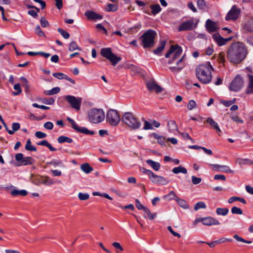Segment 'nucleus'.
<instances>
[{
    "label": "nucleus",
    "instance_id": "obj_1",
    "mask_svg": "<svg viewBox=\"0 0 253 253\" xmlns=\"http://www.w3.org/2000/svg\"><path fill=\"white\" fill-rule=\"evenodd\" d=\"M247 54L245 45L240 42H236L229 46L227 51V58L230 62L237 64L245 59Z\"/></svg>",
    "mask_w": 253,
    "mask_h": 253
},
{
    "label": "nucleus",
    "instance_id": "obj_2",
    "mask_svg": "<svg viewBox=\"0 0 253 253\" xmlns=\"http://www.w3.org/2000/svg\"><path fill=\"white\" fill-rule=\"evenodd\" d=\"M213 68L209 62L199 65L196 68V76L198 80L204 84L211 82L212 76L211 71Z\"/></svg>",
    "mask_w": 253,
    "mask_h": 253
},
{
    "label": "nucleus",
    "instance_id": "obj_3",
    "mask_svg": "<svg viewBox=\"0 0 253 253\" xmlns=\"http://www.w3.org/2000/svg\"><path fill=\"white\" fill-rule=\"evenodd\" d=\"M122 121L123 123L133 130L139 129L141 126V122L131 112H125L122 116Z\"/></svg>",
    "mask_w": 253,
    "mask_h": 253
},
{
    "label": "nucleus",
    "instance_id": "obj_4",
    "mask_svg": "<svg viewBox=\"0 0 253 253\" xmlns=\"http://www.w3.org/2000/svg\"><path fill=\"white\" fill-rule=\"evenodd\" d=\"M156 33L153 30H148L141 37V44L144 48H151L154 45V40Z\"/></svg>",
    "mask_w": 253,
    "mask_h": 253
},
{
    "label": "nucleus",
    "instance_id": "obj_5",
    "mask_svg": "<svg viewBox=\"0 0 253 253\" xmlns=\"http://www.w3.org/2000/svg\"><path fill=\"white\" fill-rule=\"evenodd\" d=\"M182 52V49L181 46L178 45H171L169 51L165 55L166 58H171V59L169 61V64H171L175 61H177L179 59L181 58Z\"/></svg>",
    "mask_w": 253,
    "mask_h": 253
},
{
    "label": "nucleus",
    "instance_id": "obj_6",
    "mask_svg": "<svg viewBox=\"0 0 253 253\" xmlns=\"http://www.w3.org/2000/svg\"><path fill=\"white\" fill-rule=\"evenodd\" d=\"M89 121L92 123L98 124L105 119V114L102 109L93 108L88 114Z\"/></svg>",
    "mask_w": 253,
    "mask_h": 253
},
{
    "label": "nucleus",
    "instance_id": "obj_7",
    "mask_svg": "<svg viewBox=\"0 0 253 253\" xmlns=\"http://www.w3.org/2000/svg\"><path fill=\"white\" fill-rule=\"evenodd\" d=\"M100 53L102 56L108 59L113 66H116L121 60V58L114 54L110 48H102Z\"/></svg>",
    "mask_w": 253,
    "mask_h": 253
},
{
    "label": "nucleus",
    "instance_id": "obj_8",
    "mask_svg": "<svg viewBox=\"0 0 253 253\" xmlns=\"http://www.w3.org/2000/svg\"><path fill=\"white\" fill-rule=\"evenodd\" d=\"M121 118L118 112L113 109L109 110L106 115V121L111 125L116 126L120 122Z\"/></svg>",
    "mask_w": 253,
    "mask_h": 253
},
{
    "label": "nucleus",
    "instance_id": "obj_9",
    "mask_svg": "<svg viewBox=\"0 0 253 253\" xmlns=\"http://www.w3.org/2000/svg\"><path fill=\"white\" fill-rule=\"evenodd\" d=\"M244 84V80L242 77L239 75H237L230 84L229 89L230 90L238 91L243 87Z\"/></svg>",
    "mask_w": 253,
    "mask_h": 253
},
{
    "label": "nucleus",
    "instance_id": "obj_10",
    "mask_svg": "<svg viewBox=\"0 0 253 253\" xmlns=\"http://www.w3.org/2000/svg\"><path fill=\"white\" fill-rule=\"evenodd\" d=\"M67 119L68 121L71 124L72 127L76 131L85 134L93 135L94 134V131L92 130H89L85 127H81L78 126L74 120H73L71 118L68 117Z\"/></svg>",
    "mask_w": 253,
    "mask_h": 253
},
{
    "label": "nucleus",
    "instance_id": "obj_11",
    "mask_svg": "<svg viewBox=\"0 0 253 253\" xmlns=\"http://www.w3.org/2000/svg\"><path fill=\"white\" fill-rule=\"evenodd\" d=\"M66 100L70 104L72 107L78 111L80 109L82 104V98L76 97L72 95H67L65 97Z\"/></svg>",
    "mask_w": 253,
    "mask_h": 253
},
{
    "label": "nucleus",
    "instance_id": "obj_12",
    "mask_svg": "<svg viewBox=\"0 0 253 253\" xmlns=\"http://www.w3.org/2000/svg\"><path fill=\"white\" fill-rule=\"evenodd\" d=\"M197 27V24L194 23L193 18L186 21L181 24H180L178 27V31H190Z\"/></svg>",
    "mask_w": 253,
    "mask_h": 253
},
{
    "label": "nucleus",
    "instance_id": "obj_13",
    "mask_svg": "<svg viewBox=\"0 0 253 253\" xmlns=\"http://www.w3.org/2000/svg\"><path fill=\"white\" fill-rule=\"evenodd\" d=\"M241 10L236 5H233L225 17V19L228 20H235L239 16Z\"/></svg>",
    "mask_w": 253,
    "mask_h": 253
},
{
    "label": "nucleus",
    "instance_id": "obj_14",
    "mask_svg": "<svg viewBox=\"0 0 253 253\" xmlns=\"http://www.w3.org/2000/svg\"><path fill=\"white\" fill-rule=\"evenodd\" d=\"M150 173L151 174V175L149 178L151 182L154 184H157L158 185H167L169 182V181L166 179L163 176L158 175L155 174L154 172L152 173Z\"/></svg>",
    "mask_w": 253,
    "mask_h": 253
},
{
    "label": "nucleus",
    "instance_id": "obj_15",
    "mask_svg": "<svg viewBox=\"0 0 253 253\" xmlns=\"http://www.w3.org/2000/svg\"><path fill=\"white\" fill-rule=\"evenodd\" d=\"M212 38L218 46H222L226 44V43L232 39V37L228 38H222L219 33H215L212 35Z\"/></svg>",
    "mask_w": 253,
    "mask_h": 253
},
{
    "label": "nucleus",
    "instance_id": "obj_16",
    "mask_svg": "<svg viewBox=\"0 0 253 253\" xmlns=\"http://www.w3.org/2000/svg\"><path fill=\"white\" fill-rule=\"evenodd\" d=\"M210 166L212 167L214 170H218L224 172L233 173L234 170L229 169L228 166L219 165L218 164H210Z\"/></svg>",
    "mask_w": 253,
    "mask_h": 253
},
{
    "label": "nucleus",
    "instance_id": "obj_17",
    "mask_svg": "<svg viewBox=\"0 0 253 253\" xmlns=\"http://www.w3.org/2000/svg\"><path fill=\"white\" fill-rule=\"evenodd\" d=\"M201 220L204 225L207 226L217 225L220 224L217 219L211 216L202 218Z\"/></svg>",
    "mask_w": 253,
    "mask_h": 253
},
{
    "label": "nucleus",
    "instance_id": "obj_18",
    "mask_svg": "<svg viewBox=\"0 0 253 253\" xmlns=\"http://www.w3.org/2000/svg\"><path fill=\"white\" fill-rule=\"evenodd\" d=\"M185 57V55L184 54L181 57V58H180L176 62V63L178 67H171L169 68V69L172 72L180 71L185 66V63L184 62Z\"/></svg>",
    "mask_w": 253,
    "mask_h": 253
},
{
    "label": "nucleus",
    "instance_id": "obj_19",
    "mask_svg": "<svg viewBox=\"0 0 253 253\" xmlns=\"http://www.w3.org/2000/svg\"><path fill=\"white\" fill-rule=\"evenodd\" d=\"M85 15L89 20H95L102 19L103 16L93 11H87L84 13Z\"/></svg>",
    "mask_w": 253,
    "mask_h": 253
},
{
    "label": "nucleus",
    "instance_id": "obj_20",
    "mask_svg": "<svg viewBox=\"0 0 253 253\" xmlns=\"http://www.w3.org/2000/svg\"><path fill=\"white\" fill-rule=\"evenodd\" d=\"M148 89L150 90L155 91L156 93H159L162 91V88L154 82H149L147 84Z\"/></svg>",
    "mask_w": 253,
    "mask_h": 253
},
{
    "label": "nucleus",
    "instance_id": "obj_21",
    "mask_svg": "<svg viewBox=\"0 0 253 253\" xmlns=\"http://www.w3.org/2000/svg\"><path fill=\"white\" fill-rule=\"evenodd\" d=\"M206 27L209 32H213L217 30L216 24L210 19H208L206 22Z\"/></svg>",
    "mask_w": 253,
    "mask_h": 253
},
{
    "label": "nucleus",
    "instance_id": "obj_22",
    "mask_svg": "<svg viewBox=\"0 0 253 253\" xmlns=\"http://www.w3.org/2000/svg\"><path fill=\"white\" fill-rule=\"evenodd\" d=\"M249 82L246 90V94H253V76L248 75Z\"/></svg>",
    "mask_w": 253,
    "mask_h": 253
},
{
    "label": "nucleus",
    "instance_id": "obj_23",
    "mask_svg": "<svg viewBox=\"0 0 253 253\" xmlns=\"http://www.w3.org/2000/svg\"><path fill=\"white\" fill-rule=\"evenodd\" d=\"M39 183L45 185H51L54 183L53 180L48 176L39 177Z\"/></svg>",
    "mask_w": 253,
    "mask_h": 253
},
{
    "label": "nucleus",
    "instance_id": "obj_24",
    "mask_svg": "<svg viewBox=\"0 0 253 253\" xmlns=\"http://www.w3.org/2000/svg\"><path fill=\"white\" fill-rule=\"evenodd\" d=\"M206 121L217 132H221V130L218 126V124L216 122H215L212 118L209 117L207 118Z\"/></svg>",
    "mask_w": 253,
    "mask_h": 253
},
{
    "label": "nucleus",
    "instance_id": "obj_25",
    "mask_svg": "<svg viewBox=\"0 0 253 253\" xmlns=\"http://www.w3.org/2000/svg\"><path fill=\"white\" fill-rule=\"evenodd\" d=\"M146 163L156 171L159 170L160 169L161 165L158 162L153 161L151 160H147Z\"/></svg>",
    "mask_w": 253,
    "mask_h": 253
},
{
    "label": "nucleus",
    "instance_id": "obj_26",
    "mask_svg": "<svg viewBox=\"0 0 253 253\" xmlns=\"http://www.w3.org/2000/svg\"><path fill=\"white\" fill-rule=\"evenodd\" d=\"M81 169L86 174L89 173L93 170V168L88 163H84L81 165Z\"/></svg>",
    "mask_w": 253,
    "mask_h": 253
},
{
    "label": "nucleus",
    "instance_id": "obj_27",
    "mask_svg": "<svg viewBox=\"0 0 253 253\" xmlns=\"http://www.w3.org/2000/svg\"><path fill=\"white\" fill-rule=\"evenodd\" d=\"M38 145L45 146L47 147L51 151H55L56 149L53 147L52 145L46 140H42L37 143Z\"/></svg>",
    "mask_w": 253,
    "mask_h": 253
},
{
    "label": "nucleus",
    "instance_id": "obj_28",
    "mask_svg": "<svg viewBox=\"0 0 253 253\" xmlns=\"http://www.w3.org/2000/svg\"><path fill=\"white\" fill-rule=\"evenodd\" d=\"M11 194L13 197H15L18 195L25 196L27 194V192L25 190H18L17 189H14L11 191Z\"/></svg>",
    "mask_w": 253,
    "mask_h": 253
},
{
    "label": "nucleus",
    "instance_id": "obj_29",
    "mask_svg": "<svg viewBox=\"0 0 253 253\" xmlns=\"http://www.w3.org/2000/svg\"><path fill=\"white\" fill-rule=\"evenodd\" d=\"M143 211L145 213L144 217L145 218L148 217L150 220H153L157 215L156 213H152L147 208H144V211Z\"/></svg>",
    "mask_w": 253,
    "mask_h": 253
},
{
    "label": "nucleus",
    "instance_id": "obj_30",
    "mask_svg": "<svg viewBox=\"0 0 253 253\" xmlns=\"http://www.w3.org/2000/svg\"><path fill=\"white\" fill-rule=\"evenodd\" d=\"M150 7L152 10L151 13L154 15H156L162 10L161 6L158 4L151 5Z\"/></svg>",
    "mask_w": 253,
    "mask_h": 253
},
{
    "label": "nucleus",
    "instance_id": "obj_31",
    "mask_svg": "<svg viewBox=\"0 0 253 253\" xmlns=\"http://www.w3.org/2000/svg\"><path fill=\"white\" fill-rule=\"evenodd\" d=\"M172 171L175 174H177L180 172L184 174H186L187 173V170L186 169L181 166L178 167L174 168L172 169Z\"/></svg>",
    "mask_w": 253,
    "mask_h": 253
},
{
    "label": "nucleus",
    "instance_id": "obj_32",
    "mask_svg": "<svg viewBox=\"0 0 253 253\" xmlns=\"http://www.w3.org/2000/svg\"><path fill=\"white\" fill-rule=\"evenodd\" d=\"M168 126L170 131H173L177 130V126L174 121L171 120L168 122Z\"/></svg>",
    "mask_w": 253,
    "mask_h": 253
},
{
    "label": "nucleus",
    "instance_id": "obj_33",
    "mask_svg": "<svg viewBox=\"0 0 253 253\" xmlns=\"http://www.w3.org/2000/svg\"><path fill=\"white\" fill-rule=\"evenodd\" d=\"M57 141L59 143H63L64 142H67L69 143H71L73 142V139L71 138L65 136H60L58 139Z\"/></svg>",
    "mask_w": 253,
    "mask_h": 253
},
{
    "label": "nucleus",
    "instance_id": "obj_34",
    "mask_svg": "<svg viewBox=\"0 0 253 253\" xmlns=\"http://www.w3.org/2000/svg\"><path fill=\"white\" fill-rule=\"evenodd\" d=\"M244 28L249 32H253V18L246 22L244 26Z\"/></svg>",
    "mask_w": 253,
    "mask_h": 253
},
{
    "label": "nucleus",
    "instance_id": "obj_35",
    "mask_svg": "<svg viewBox=\"0 0 253 253\" xmlns=\"http://www.w3.org/2000/svg\"><path fill=\"white\" fill-rule=\"evenodd\" d=\"M25 149L29 151H37V148L35 146L32 145L30 139H28L27 140L25 145Z\"/></svg>",
    "mask_w": 253,
    "mask_h": 253
},
{
    "label": "nucleus",
    "instance_id": "obj_36",
    "mask_svg": "<svg viewBox=\"0 0 253 253\" xmlns=\"http://www.w3.org/2000/svg\"><path fill=\"white\" fill-rule=\"evenodd\" d=\"M34 161L33 159L31 157H24L23 160L20 164V165L26 166L33 164Z\"/></svg>",
    "mask_w": 253,
    "mask_h": 253
},
{
    "label": "nucleus",
    "instance_id": "obj_37",
    "mask_svg": "<svg viewBox=\"0 0 253 253\" xmlns=\"http://www.w3.org/2000/svg\"><path fill=\"white\" fill-rule=\"evenodd\" d=\"M229 210L227 208H218L216 209V212L218 215L225 216L228 214Z\"/></svg>",
    "mask_w": 253,
    "mask_h": 253
},
{
    "label": "nucleus",
    "instance_id": "obj_38",
    "mask_svg": "<svg viewBox=\"0 0 253 253\" xmlns=\"http://www.w3.org/2000/svg\"><path fill=\"white\" fill-rule=\"evenodd\" d=\"M165 45H166V42L162 41L161 42L160 45L159 46V47H157L156 49H155L153 51L154 53L156 54H159L163 50Z\"/></svg>",
    "mask_w": 253,
    "mask_h": 253
},
{
    "label": "nucleus",
    "instance_id": "obj_39",
    "mask_svg": "<svg viewBox=\"0 0 253 253\" xmlns=\"http://www.w3.org/2000/svg\"><path fill=\"white\" fill-rule=\"evenodd\" d=\"M176 201L180 207L185 209L188 208V205L187 204L186 201L184 200L181 199L179 198H176Z\"/></svg>",
    "mask_w": 253,
    "mask_h": 253
},
{
    "label": "nucleus",
    "instance_id": "obj_40",
    "mask_svg": "<svg viewBox=\"0 0 253 253\" xmlns=\"http://www.w3.org/2000/svg\"><path fill=\"white\" fill-rule=\"evenodd\" d=\"M163 198L166 200H171L172 199H175L176 200V198L178 197L176 196L175 193L174 191H171L169 194L164 196Z\"/></svg>",
    "mask_w": 253,
    "mask_h": 253
},
{
    "label": "nucleus",
    "instance_id": "obj_41",
    "mask_svg": "<svg viewBox=\"0 0 253 253\" xmlns=\"http://www.w3.org/2000/svg\"><path fill=\"white\" fill-rule=\"evenodd\" d=\"M118 9V6L115 4L109 3L107 4L105 7V10L107 11H112L114 12L117 11Z\"/></svg>",
    "mask_w": 253,
    "mask_h": 253
},
{
    "label": "nucleus",
    "instance_id": "obj_42",
    "mask_svg": "<svg viewBox=\"0 0 253 253\" xmlns=\"http://www.w3.org/2000/svg\"><path fill=\"white\" fill-rule=\"evenodd\" d=\"M20 127V125L18 123H13L12 125V130L8 131L9 134H14L15 131H17Z\"/></svg>",
    "mask_w": 253,
    "mask_h": 253
},
{
    "label": "nucleus",
    "instance_id": "obj_43",
    "mask_svg": "<svg viewBox=\"0 0 253 253\" xmlns=\"http://www.w3.org/2000/svg\"><path fill=\"white\" fill-rule=\"evenodd\" d=\"M76 49L81 50V48L79 46H78V45L75 41H73V42H71V43H70V45H69V50L70 51H73Z\"/></svg>",
    "mask_w": 253,
    "mask_h": 253
},
{
    "label": "nucleus",
    "instance_id": "obj_44",
    "mask_svg": "<svg viewBox=\"0 0 253 253\" xmlns=\"http://www.w3.org/2000/svg\"><path fill=\"white\" fill-rule=\"evenodd\" d=\"M41 102L45 104L52 105L55 102V99L52 97L43 98L41 99Z\"/></svg>",
    "mask_w": 253,
    "mask_h": 253
},
{
    "label": "nucleus",
    "instance_id": "obj_45",
    "mask_svg": "<svg viewBox=\"0 0 253 253\" xmlns=\"http://www.w3.org/2000/svg\"><path fill=\"white\" fill-rule=\"evenodd\" d=\"M47 164H50L54 166V167L60 166L61 167H64V166L63 164L62 161L61 160H53L51 162L47 163Z\"/></svg>",
    "mask_w": 253,
    "mask_h": 253
},
{
    "label": "nucleus",
    "instance_id": "obj_46",
    "mask_svg": "<svg viewBox=\"0 0 253 253\" xmlns=\"http://www.w3.org/2000/svg\"><path fill=\"white\" fill-rule=\"evenodd\" d=\"M233 238L238 242H241L247 244H251L252 243V241L246 240L243 238L240 237L237 234H235L233 236Z\"/></svg>",
    "mask_w": 253,
    "mask_h": 253
},
{
    "label": "nucleus",
    "instance_id": "obj_47",
    "mask_svg": "<svg viewBox=\"0 0 253 253\" xmlns=\"http://www.w3.org/2000/svg\"><path fill=\"white\" fill-rule=\"evenodd\" d=\"M231 212L233 214H236L239 215H241L243 214L242 210L237 207H233L231 209Z\"/></svg>",
    "mask_w": 253,
    "mask_h": 253
},
{
    "label": "nucleus",
    "instance_id": "obj_48",
    "mask_svg": "<svg viewBox=\"0 0 253 253\" xmlns=\"http://www.w3.org/2000/svg\"><path fill=\"white\" fill-rule=\"evenodd\" d=\"M57 31L65 39H68L70 37L69 33L61 28H58Z\"/></svg>",
    "mask_w": 253,
    "mask_h": 253
},
{
    "label": "nucleus",
    "instance_id": "obj_49",
    "mask_svg": "<svg viewBox=\"0 0 253 253\" xmlns=\"http://www.w3.org/2000/svg\"><path fill=\"white\" fill-rule=\"evenodd\" d=\"M14 89L17 91V92H13L12 93L13 95H19V94H20L22 92V90L21 89V87H20V85L19 84H15L14 85V87H13Z\"/></svg>",
    "mask_w": 253,
    "mask_h": 253
},
{
    "label": "nucleus",
    "instance_id": "obj_50",
    "mask_svg": "<svg viewBox=\"0 0 253 253\" xmlns=\"http://www.w3.org/2000/svg\"><path fill=\"white\" fill-rule=\"evenodd\" d=\"M52 76L59 80L65 79V78H66V75L60 72L54 73H53Z\"/></svg>",
    "mask_w": 253,
    "mask_h": 253
},
{
    "label": "nucleus",
    "instance_id": "obj_51",
    "mask_svg": "<svg viewBox=\"0 0 253 253\" xmlns=\"http://www.w3.org/2000/svg\"><path fill=\"white\" fill-rule=\"evenodd\" d=\"M78 197L80 200L84 201L89 198V195L87 193H83L80 192L78 194Z\"/></svg>",
    "mask_w": 253,
    "mask_h": 253
},
{
    "label": "nucleus",
    "instance_id": "obj_52",
    "mask_svg": "<svg viewBox=\"0 0 253 253\" xmlns=\"http://www.w3.org/2000/svg\"><path fill=\"white\" fill-rule=\"evenodd\" d=\"M206 208V204L203 202L197 203L194 206L195 210L197 211L200 209H205Z\"/></svg>",
    "mask_w": 253,
    "mask_h": 253
},
{
    "label": "nucleus",
    "instance_id": "obj_53",
    "mask_svg": "<svg viewBox=\"0 0 253 253\" xmlns=\"http://www.w3.org/2000/svg\"><path fill=\"white\" fill-rule=\"evenodd\" d=\"M230 118L233 121H234L237 123L243 124L244 123V121L243 120L240 119L238 116L235 115L234 114H231L230 116Z\"/></svg>",
    "mask_w": 253,
    "mask_h": 253
},
{
    "label": "nucleus",
    "instance_id": "obj_54",
    "mask_svg": "<svg viewBox=\"0 0 253 253\" xmlns=\"http://www.w3.org/2000/svg\"><path fill=\"white\" fill-rule=\"evenodd\" d=\"M197 4L198 7L200 9H204L206 7V4L204 0H197Z\"/></svg>",
    "mask_w": 253,
    "mask_h": 253
},
{
    "label": "nucleus",
    "instance_id": "obj_55",
    "mask_svg": "<svg viewBox=\"0 0 253 253\" xmlns=\"http://www.w3.org/2000/svg\"><path fill=\"white\" fill-rule=\"evenodd\" d=\"M35 32L39 36H41V37H42V36L44 37V36H45L44 33L41 30V27H40V26L39 25H38L36 27Z\"/></svg>",
    "mask_w": 253,
    "mask_h": 253
},
{
    "label": "nucleus",
    "instance_id": "obj_56",
    "mask_svg": "<svg viewBox=\"0 0 253 253\" xmlns=\"http://www.w3.org/2000/svg\"><path fill=\"white\" fill-rule=\"evenodd\" d=\"M153 128L152 125L148 122L147 121H145L144 122L143 129H152Z\"/></svg>",
    "mask_w": 253,
    "mask_h": 253
},
{
    "label": "nucleus",
    "instance_id": "obj_57",
    "mask_svg": "<svg viewBox=\"0 0 253 253\" xmlns=\"http://www.w3.org/2000/svg\"><path fill=\"white\" fill-rule=\"evenodd\" d=\"M35 136L38 138L42 139L46 137V134L45 133L38 131L36 132Z\"/></svg>",
    "mask_w": 253,
    "mask_h": 253
},
{
    "label": "nucleus",
    "instance_id": "obj_58",
    "mask_svg": "<svg viewBox=\"0 0 253 253\" xmlns=\"http://www.w3.org/2000/svg\"><path fill=\"white\" fill-rule=\"evenodd\" d=\"M191 178H192V182L193 184H195V185L198 184L200 183L202 181L201 178L197 177L195 176H192Z\"/></svg>",
    "mask_w": 253,
    "mask_h": 253
},
{
    "label": "nucleus",
    "instance_id": "obj_59",
    "mask_svg": "<svg viewBox=\"0 0 253 253\" xmlns=\"http://www.w3.org/2000/svg\"><path fill=\"white\" fill-rule=\"evenodd\" d=\"M43 126L47 129L51 130L53 127V124L51 122H47L44 123Z\"/></svg>",
    "mask_w": 253,
    "mask_h": 253
},
{
    "label": "nucleus",
    "instance_id": "obj_60",
    "mask_svg": "<svg viewBox=\"0 0 253 253\" xmlns=\"http://www.w3.org/2000/svg\"><path fill=\"white\" fill-rule=\"evenodd\" d=\"M196 106V102L195 101L191 100L189 101L187 105V108L189 110H191Z\"/></svg>",
    "mask_w": 253,
    "mask_h": 253
},
{
    "label": "nucleus",
    "instance_id": "obj_61",
    "mask_svg": "<svg viewBox=\"0 0 253 253\" xmlns=\"http://www.w3.org/2000/svg\"><path fill=\"white\" fill-rule=\"evenodd\" d=\"M41 24L42 27H46L48 26L49 23L44 17H42L41 19Z\"/></svg>",
    "mask_w": 253,
    "mask_h": 253
},
{
    "label": "nucleus",
    "instance_id": "obj_62",
    "mask_svg": "<svg viewBox=\"0 0 253 253\" xmlns=\"http://www.w3.org/2000/svg\"><path fill=\"white\" fill-rule=\"evenodd\" d=\"M168 230L174 236H176V237H177L178 238H180L181 237V235L175 232L172 228V227L170 226H169L168 227Z\"/></svg>",
    "mask_w": 253,
    "mask_h": 253
},
{
    "label": "nucleus",
    "instance_id": "obj_63",
    "mask_svg": "<svg viewBox=\"0 0 253 253\" xmlns=\"http://www.w3.org/2000/svg\"><path fill=\"white\" fill-rule=\"evenodd\" d=\"M23 158V155L22 153H17L15 155V160L17 162H20V164L21 163Z\"/></svg>",
    "mask_w": 253,
    "mask_h": 253
},
{
    "label": "nucleus",
    "instance_id": "obj_64",
    "mask_svg": "<svg viewBox=\"0 0 253 253\" xmlns=\"http://www.w3.org/2000/svg\"><path fill=\"white\" fill-rule=\"evenodd\" d=\"M215 180H221L225 181L226 180V177L223 174H215L214 176Z\"/></svg>",
    "mask_w": 253,
    "mask_h": 253
}]
</instances>
